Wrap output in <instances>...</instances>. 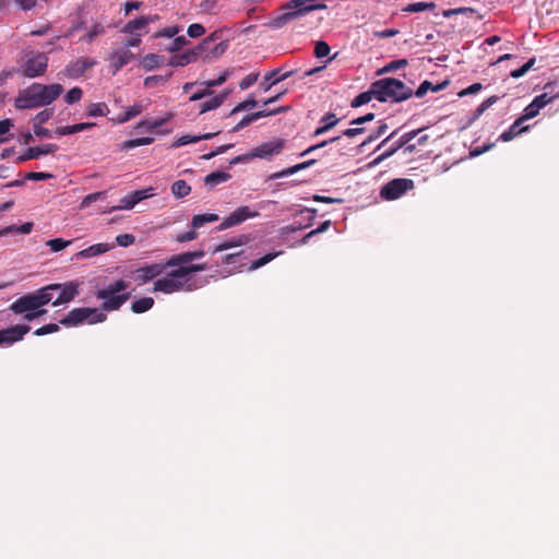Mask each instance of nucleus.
<instances>
[{
  "label": "nucleus",
  "instance_id": "f257e3e1",
  "mask_svg": "<svg viewBox=\"0 0 559 559\" xmlns=\"http://www.w3.org/2000/svg\"><path fill=\"white\" fill-rule=\"evenodd\" d=\"M129 282L117 280L95 293L97 299L102 300L100 309L97 308H74L60 320L64 326H76L79 324H95L104 322L107 316L103 311H116L121 308L130 298L131 293L127 292Z\"/></svg>",
  "mask_w": 559,
  "mask_h": 559
},
{
  "label": "nucleus",
  "instance_id": "f03ea898",
  "mask_svg": "<svg viewBox=\"0 0 559 559\" xmlns=\"http://www.w3.org/2000/svg\"><path fill=\"white\" fill-rule=\"evenodd\" d=\"M63 92V86L59 83L49 85L33 83L27 88L20 92L15 98L17 109L39 108L50 105Z\"/></svg>",
  "mask_w": 559,
  "mask_h": 559
},
{
  "label": "nucleus",
  "instance_id": "7ed1b4c3",
  "mask_svg": "<svg viewBox=\"0 0 559 559\" xmlns=\"http://www.w3.org/2000/svg\"><path fill=\"white\" fill-rule=\"evenodd\" d=\"M325 8L326 5L322 0H290L282 7L285 12L272 19L266 25L273 29H278L299 16Z\"/></svg>",
  "mask_w": 559,
  "mask_h": 559
},
{
  "label": "nucleus",
  "instance_id": "20e7f679",
  "mask_svg": "<svg viewBox=\"0 0 559 559\" xmlns=\"http://www.w3.org/2000/svg\"><path fill=\"white\" fill-rule=\"evenodd\" d=\"M373 92L376 93V99L381 103H401L414 94L411 87L394 78H384L373 82Z\"/></svg>",
  "mask_w": 559,
  "mask_h": 559
},
{
  "label": "nucleus",
  "instance_id": "39448f33",
  "mask_svg": "<svg viewBox=\"0 0 559 559\" xmlns=\"http://www.w3.org/2000/svg\"><path fill=\"white\" fill-rule=\"evenodd\" d=\"M204 264H192L189 266H180L179 269L170 272L167 276L157 280L154 283V292H162L171 294L179 292L183 287V280L191 273L204 271Z\"/></svg>",
  "mask_w": 559,
  "mask_h": 559
},
{
  "label": "nucleus",
  "instance_id": "423d86ee",
  "mask_svg": "<svg viewBox=\"0 0 559 559\" xmlns=\"http://www.w3.org/2000/svg\"><path fill=\"white\" fill-rule=\"evenodd\" d=\"M414 188V181L407 178H396L385 183L380 190L383 200L392 201L401 198Z\"/></svg>",
  "mask_w": 559,
  "mask_h": 559
},
{
  "label": "nucleus",
  "instance_id": "0eeeda50",
  "mask_svg": "<svg viewBox=\"0 0 559 559\" xmlns=\"http://www.w3.org/2000/svg\"><path fill=\"white\" fill-rule=\"evenodd\" d=\"M48 58L45 53H29L26 56V60L22 66V74L26 78H36L41 74L47 69Z\"/></svg>",
  "mask_w": 559,
  "mask_h": 559
},
{
  "label": "nucleus",
  "instance_id": "6e6552de",
  "mask_svg": "<svg viewBox=\"0 0 559 559\" xmlns=\"http://www.w3.org/2000/svg\"><path fill=\"white\" fill-rule=\"evenodd\" d=\"M257 211L251 210L249 206H240L231 212L224 221L219 224L218 230H225L227 228L240 225L245 221L258 216Z\"/></svg>",
  "mask_w": 559,
  "mask_h": 559
},
{
  "label": "nucleus",
  "instance_id": "1a4fd4ad",
  "mask_svg": "<svg viewBox=\"0 0 559 559\" xmlns=\"http://www.w3.org/2000/svg\"><path fill=\"white\" fill-rule=\"evenodd\" d=\"M80 283L67 282L62 284H53V290L58 292V296L52 301V306H59L72 301L79 295Z\"/></svg>",
  "mask_w": 559,
  "mask_h": 559
},
{
  "label": "nucleus",
  "instance_id": "9d476101",
  "mask_svg": "<svg viewBox=\"0 0 559 559\" xmlns=\"http://www.w3.org/2000/svg\"><path fill=\"white\" fill-rule=\"evenodd\" d=\"M283 148L284 140L276 139L258 145L249 153V156L252 158L258 157L270 159L274 155H278L283 151Z\"/></svg>",
  "mask_w": 559,
  "mask_h": 559
},
{
  "label": "nucleus",
  "instance_id": "9b49d317",
  "mask_svg": "<svg viewBox=\"0 0 559 559\" xmlns=\"http://www.w3.org/2000/svg\"><path fill=\"white\" fill-rule=\"evenodd\" d=\"M31 330L29 325L16 324L3 330H0V346L11 345L15 342L23 340L24 335Z\"/></svg>",
  "mask_w": 559,
  "mask_h": 559
},
{
  "label": "nucleus",
  "instance_id": "f8f14e48",
  "mask_svg": "<svg viewBox=\"0 0 559 559\" xmlns=\"http://www.w3.org/2000/svg\"><path fill=\"white\" fill-rule=\"evenodd\" d=\"M153 191L154 189L150 187L147 189L136 190L130 194H127L121 199V204L114 207V210H131L142 200L153 197Z\"/></svg>",
  "mask_w": 559,
  "mask_h": 559
},
{
  "label": "nucleus",
  "instance_id": "ddd939ff",
  "mask_svg": "<svg viewBox=\"0 0 559 559\" xmlns=\"http://www.w3.org/2000/svg\"><path fill=\"white\" fill-rule=\"evenodd\" d=\"M58 145L55 143H47L39 146L28 147L27 151L16 158V163H23L29 159L38 158L41 155L53 154L58 151Z\"/></svg>",
  "mask_w": 559,
  "mask_h": 559
},
{
  "label": "nucleus",
  "instance_id": "4468645a",
  "mask_svg": "<svg viewBox=\"0 0 559 559\" xmlns=\"http://www.w3.org/2000/svg\"><path fill=\"white\" fill-rule=\"evenodd\" d=\"M166 266L164 264L154 263L150 265L142 266L134 271L135 274V281L139 282V284H144L158 275H160Z\"/></svg>",
  "mask_w": 559,
  "mask_h": 559
},
{
  "label": "nucleus",
  "instance_id": "2eb2a0df",
  "mask_svg": "<svg viewBox=\"0 0 559 559\" xmlns=\"http://www.w3.org/2000/svg\"><path fill=\"white\" fill-rule=\"evenodd\" d=\"M286 110H287V107H278V108L272 109V110L264 109V110H260V111L247 115L231 129V132H238L241 129H243L245 127L249 126L250 123H252L253 121H255L260 118L277 115V114L284 112Z\"/></svg>",
  "mask_w": 559,
  "mask_h": 559
},
{
  "label": "nucleus",
  "instance_id": "dca6fc26",
  "mask_svg": "<svg viewBox=\"0 0 559 559\" xmlns=\"http://www.w3.org/2000/svg\"><path fill=\"white\" fill-rule=\"evenodd\" d=\"M40 308L34 294H27L16 299L11 306L10 310L16 314L28 312Z\"/></svg>",
  "mask_w": 559,
  "mask_h": 559
},
{
  "label": "nucleus",
  "instance_id": "f3484780",
  "mask_svg": "<svg viewBox=\"0 0 559 559\" xmlns=\"http://www.w3.org/2000/svg\"><path fill=\"white\" fill-rule=\"evenodd\" d=\"M133 59L134 55L126 48L116 49L109 56V61L111 68L114 69V73H117Z\"/></svg>",
  "mask_w": 559,
  "mask_h": 559
},
{
  "label": "nucleus",
  "instance_id": "a211bd4d",
  "mask_svg": "<svg viewBox=\"0 0 559 559\" xmlns=\"http://www.w3.org/2000/svg\"><path fill=\"white\" fill-rule=\"evenodd\" d=\"M114 248H115V243H107V242L95 243V245L90 246L86 249H83V250L76 252L72 259L76 260V261L84 260V259H91V258L104 254Z\"/></svg>",
  "mask_w": 559,
  "mask_h": 559
},
{
  "label": "nucleus",
  "instance_id": "6ab92c4d",
  "mask_svg": "<svg viewBox=\"0 0 559 559\" xmlns=\"http://www.w3.org/2000/svg\"><path fill=\"white\" fill-rule=\"evenodd\" d=\"M294 73V70L281 73L280 68L274 69L264 75L263 82H261L260 86L264 92H267L273 85L290 78Z\"/></svg>",
  "mask_w": 559,
  "mask_h": 559
},
{
  "label": "nucleus",
  "instance_id": "aec40b11",
  "mask_svg": "<svg viewBox=\"0 0 559 559\" xmlns=\"http://www.w3.org/2000/svg\"><path fill=\"white\" fill-rule=\"evenodd\" d=\"M202 46H199L195 49L185 51L182 53L175 55L169 60V66L171 67H183L197 60L199 55L201 53Z\"/></svg>",
  "mask_w": 559,
  "mask_h": 559
},
{
  "label": "nucleus",
  "instance_id": "412c9836",
  "mask_svg": "<svg viewBox=\"0 0 559 559\" xmlns=\"http://www.w3.org/2000/svg\"><path fill=\"white\" fill-rule=\"evenodd\" d=\"M203 255H204V251H202V250L183 252V253L176 254V255L171 257L167 261L165 266H176V265L183 266L182 264H187L195 259H200Z\"/></svg>",
  "mask_w": 559,
  "mask_h": 559
},
{
  "label": "nucleus",
  "instance_id": "4be33fe9",
  "mask_svg": "<svg viewBox=\"0 0 559 559\" xmlns=\"http://www.w3.org/2000/svg\"><path fill=\"white\" fill-rule=\"evenodd\" d=\"M95 64L93 60L90 59H80L76 62L69 64L66 69L67 74L71 78H79L84 74V72L92 68Z\"/></svg>",
  "mask_w": 559,
  "mask_h": 559
},
{
  "label": "nucleus",
  "instance_id": "5701e85b",
  "mask_svg": "<svg viewBox=\"0 0 559 559\" xmlns=\"http://www.w3.org/2000/svg\"><path fill=\"white\" fill-rule=\"evenodd\" d=\"M554 83H548L545 85L544 90L545 92L538 96H536L533 100L535 102V105L538 106L540 109L544 108L549 103L554 102L556 98L559 97V93L554 92Z\"/></svg>",
  "mask_w": 559,
  "mask_h": 559
},
{
  "label": "nucleus",
  "instance_id": "b1692460",
  "mask_svg": "<svg viewBox=\"0 0 559 559\" xmlns=\"http://www.w3.org/2000/svg\"><path fill=\"white\" fill-rule=\"evenodd\" d=\"M121 32L130 35L141 33L142 36L143 34L147 33L145 20L143 19V16L131 20L124 24V26L121 28Z\"/></svg>",
  "mask_w": 559,
  "mask_h": 559
},
{
  "label": "nucleus",
  "instance_id": "393cba45",
  "mask_svg": "<svg viewBox=\"0 0 559 559\" xmlns=\"http://www.w3.org/2000/svg\"><path fill=\"white\" fill-rule=\"evenodd\" d=\"M316 162H317L316 159H309V160L302 162L300 164L294 165L292 167H288L286 169H283L281 171L272 174L270 176V179L275 180V179H280V178H284V177L294 175L302 169H306V168L312 166L313 164H316Z\"/></svg>",
  "mask_w": 559,
  "mask_h": 559
},
{
  "label": "nucleus",
  "instance_id": "a878e982",
  "mask_svg": "<svg viewBox=\"0 0 559 559\" xmlns=\"http://www.w3.org/2000/svg\"><path fill=\"white\" fill-rule=\"evenodd\" d=\"M144 110V106L140 103H136L130 107L127 108V110L122 114H119L116 118H112L111 120L115 123H126L132 118L139 116Z\"/></svg>",
  "mask_w": 559,
  "mask_h": 559
},
{
  "label": "nucleus",
  "instance_id": "bb28decb",
  "mask_svg": "<svg viewBox=\"0 0 559 559\" xmlns=\"http://www.w3.org/2000/svg\"><path fill=\"white\" fill-rule=\"evenodd\" d=\"M228 94H229V92H223V93H221L218 95H214L211 98H209L207 100L201 103L199 105L200 114H204L206 111L218 108L224 103V100Z\"/></svg>",
  "mask_w": 559,
  "mask_h": 559
},
{
  "label": "nucleus",
  "instance_id": "cd10ccee",
  "mask_svg": "<svg viewBox=\"0 0 559 559\" xmlns=\"http://www.w3.org/2000/svg\"><path fill=\"white\" fill-rule=\"evenodd\" d=\"M340 119L333 112H328L321 118L322 126L317 128L312 134V136H319L330 129L334 128L338 123Z\"/></svg>",
  "mask_w": 559,
  "mask_h": 559
},
{
  "label": "nucleus",
  "instance_id": "c85d7f7f",
  "mask_svg": "<svg viewBox=\"0 0 559 559\" xmlns=\"http://www.w3.org/2000/svg\"><path fill=\"white\" fill-rule=\"evenodd\" d=\"M421 131L423 129H417L404 133L390 148H388V151L392 152V155H394L400 148L405 147V145L415 139Z\"/></svg>",
  "mask_w": 559,
  "mask_h": 559
},
{
  "label": "nucleus",
  "instance_id": "c756f323",
  "mask_svg": "<svg viewBox=\"0 0 559 559\" xmlns=\"http://www.w3.org/2000/svg\"><path fill=\"white\" fill-rule=\"evenodd\" d=\"M55 290H53V284L47 285L40 289H38L36 293H33L40 306V308L48 302H52L55 298Z\"/></svg>",
  "mask_w": 559,
  "mask_h": 559
},
{
  "label": "nucleus",
  "instance_id": "7c9ffc66",
  "mask_svg": "<svg viewBox=\"0 0 559 559\" xmlns=\"http://www.w3.org/2000/svg\"><path fill=\"white\" fill-rule=\"evenodd\" d=\"M524 121H520V117L512 123V126L500 135V140L503 142L511 141L514 136L525 132L528 127H522Z\"/></svg>",
  "mask_w": 559,
  "mask_h": 559
},
{
  "label": "nucleus",
  "instance_id": "2f4dec72",
  "mask_svg": "<svg viewBox=\"0 0 559 559\" xmlns=\"http://www.w3.org/2000/svg\"><path fill=\"white\" fill-rule=\"evenodd\" d=\"M94 126H95V123H93V122H81V123H76V124H72V126L59 127L56 129L55 132L57 135H68V134H73L76 132L84 131Z\"/></svg>",
  "mask_w": 559,
  "mask_h": 559
},
{
  "label": "nucleus",
  "instance_id": "473e14b6",
  "mask_svg": "<svg viewBox=\"0 0 559 559\" xmlns=\"http://www.w3.org/2000/svg\"><path fill=\"white\" fill-rule=\"evenodd\" d=\"M449 84V81H443L442 83H439L437 85H433L431 82L425 80L424 82L420 83V85L418 86V88L416 90L415 92V95L417 97H423L428 91H432V92H439V91H442L444 90Z\"/></svg>",
  "mask_w": 559,
  "mask_h": 559
},
{
  "label": "nucleus",
  "instance_id": "72a5a7b5",
  "mask_svg": "<svg viewBox=\"0 0 559 559\" xmlns=\"http://www.w3.org/2000/svg\"><path fill=\"white\" fill-rule=\"evenodd\" d=\"M218 219V215L214 213L197 214L192 217L191 228L199 229L206 223H214L217 222Z\"/></svg>",
  "mask_w": 559,
  "mask_h": 559
},
{
  "label": "nucleus",
  "instance_id": "f704fd0d",
  "mask_svg": "<svg viewBox=\"0 0 559 559\" xmlns=\"http://www.w3.org/2000/svg\"><path fill=\"white\" fill-rule=\"evenodd\" d=\"M154 299L152 297H142L131 304V310L134 313H143L152 309Z\"/></svg>",
  "mask_w": 559,
  "mask_h": 559
},
{
  "label": "nucleus",
  "instance_id": "c9c22d12",
  "mask_svg": "<svg viewBox=\"0 0 559 559\" xmlns=\"http://www.w3.org/2000/svg\"><path fill=\"white\" fill-rule=\"evenodd\" d=\"M229 178L230 175L228 173L214 171L205 177L204 182L206 186L214 187L218 183L226 182Z\"/></svg>",
  "mask_w": 559,
  "mask_h": 559
},
{
  "label": "nucleus",
  "instance_id": "e433bc0d",
  "mask_svg": "<svg viewBox=\"0 0 559 559\" xmlns=\"http://www.w3.org/2000/svg\"><path fill=\"white\" fill-rule=\"evenodd\" d=\"M372 98H376V93L373 92V83L370 85L369 91L358 94L352 100V107H360L365 104H368Z\"/></svg>",
  "mask_w": 559,
  "mask_h": 559
},
{
  "label": "nucleus",
  "instance_id": "4c0bfd02",
  "mask_svg": "<svg viewBox=\"0 0 559 559\" xmlns=\"http://www.w3.org/2000/svg\"><path fill=\"white\" fill-rule=\"evenodd\" d=\"M191 191V187L185 181V180H177L171 185V192L173 194L181 199L186 195H188Z\"/></svg>",
  "mask_w": 559,
  "mask_h": 559
},
{
  "label": "nucleus",
  "instance_id": "58836bf2",
  "mask_svg": "<svg viewBox=\"0 0 559 559\" xmlns=\"http://www.w3.org/2000/svg\"><path fill=\"white\" fill-rule=\"evenodd\" d=\"M388 130V124L385 121L381 120L379 121V126L377 127L376 130H373L367 138L366 140L360 144V146H366L368 145L369 143L378 140L379 138H381L383 134H385Z\"/></svg>",
  "mask_w": 559,
  "mask_h": 559
},
{
  "label": "nucleus",
  "instance_id": "ea45409f",
  "mask_svg": "<svg viewBox=\"0 0 559 559\" xmlns=\"http://www.w3.org/2000/svg\"><path fill=\"white\" fill-rule=\"evenodd\" d=\"M160 61H162V57L159 55L148 53L143 57L142 67L145 70L151 71V70L157 68L159 66Z\"/></svg>",
  "mask_w": 559,
  "mask_h": 559
},
{
  "label": "nucleus",
  "instance_id": "a19ab883",
  "mask_svg": "<svg viewBox=\"0 0 559 559\" xmlns=\"http://www.w3.org/2000/svg\"><path fill=\"white\" fill-rule=\"evenodd\" d=\"M109 112V108L105 103L91 104L87 108V115L91 117H102Z\"/></svg>",
  "mask_w": 559,
  "mask_h": 559
},
{
  "label": "nucleus",
  "instance_id": "79ce46f5",
  "mask_svg": "<svg viewBox=\"0 0 559 559\" xmlns=\"http://www.w3.org/2000/svg\"><path fill=\"white\" fill-rule=\"evenodd\" d=\"M153 141L154 139L148 136L128 140L122 143V150L128 151L138 146L148 145L153 143Z\"/></svg>",
  "mask_w": 559,
  "mask_h": 559
},
{
  "label": "nucleus",
  "instance_id": "37998d69",
  "mask_svg": "<svg viewBox=\"0 0 559 559\" xmlns=\"http://www.w3.org/2000/svg\"><path fill=\"white\" fill-rule=\"evenodd\" d=\"M436 8L433 2H415L407 4L403 11L408 13L421 12L425 10H432Z\"/></svg>",
  "mask_w": 559,
  "mask_h": 559
},
{
  "label": "nucleus",
  "instance_id": "c03bdc74",
  "mask_svg": "<svg viewBox=\"0 0 559 559\" xmlns=\"http://www.w3.org/2000/svg\"><path fill=\"white\" fill-rule=\"evenodd\" d=\"M477 13V10L474 9V8H469V7H461V8H455V9H448V10H444L442 12V15L444 17H451L453 15H456V14H465V15H473Z\"/></svg>",
  "mask_w": 559,
  "mask_h": 559
},
{
  "label": "nucleus",
  "instance_id": "a18cd8bd",
  "mask_svg": "<svg viewBox=\"0 0 559 559\" xmlns=\"http://www.w3.org/2000/svg\"><path fill=\"white\" fill-rule=\"evenodd\" d=\"M106 197V192L105 191H98V192H94V193H90L87 194L86 197L83 198L81 204H80V209H86L92 203L100 200V199H104Z\"/></svg>",
  "mask_w": 559,
  "mask_h": 559
},
{
  "label": "nucleus",
  "instance_id": "49530a36",
  "mask_svg": "<svg viewBox=\"0 0 559 559\" xmlns=\"http://www.w3.org/2000/svg\"><path fill=\"white\" fill-rule=\"evenodd\" d=\"M173 75V72H169L166 75H152L144 79L145 87H154L157 84L165 83Z\"/></svg>",
  "mask_w": 559,
  "mask_h": 559
},
{
  "label": "nucleus",
  "instance_id": "de8ad7c7",
  "mask_svg": "<svg viewBox=\"0 0 559 559\" xmlns=\"http://www.w3.org/2000/svg\"><path fill=\"white\" fill-rule=\"evenodd\" d=\"M53 116L52 108H46L38 112L33 119V126H43Z\"/></svg>",
  "mask_w": 559,
  "mask_h": 559
},
{
  "label": "nucleus",
  "instance_id": "09e8293b",
  "mask_svg": "<svg viewBox=\"0 0 559 559\" xmlns=\"http://www.w3.org/2000/svg\"><path fill=\"white\" fill-rule=\"evenodd\" d=\"M169 119H170V116H168L167 118L143 120L140 122L139 126L145 127L147 130L154 131V130L158 129L159 127H162Z\"/></svg>",
  "mask_w": 559,
  "mask_h": 559
},
{
  "label": "nucleus",
  "instance_id": "8fccbe9b",
  "mask_svg": "<svg viewBox=\"0 0 559 559\" xmlns=\"http://www.w3.org/2000/svg\"><path fill=\"white\" fill-rule=\"evenodd\" d=\"M72 240H64L62 238H55L47 241V246L50 248L51 251L58 252L67 248Z\"/></svg>",
  "mask_w": 559,
  "mask_h": 559
},
{
  "label": "nucleus",
  "instance_id": "3c124183",
  "mask_svg": "<svg viewBox=\"0 0 559 559\" xmlns=\"http://www.w3.org/2000/svg\"><path fill=\"white\" fill-rule=\"evenodd\" d=\"M245 237L243 236H240L237 240H227V241H224L223 243L218 245L215 249H214V252H222V251H225L227 249H230V248H234V247H237V246H241L245 243Z\"/></svg>",
  "mask_w": 559,
  "mask_h": 559
},
{
  "label": "nucleus",
  "instance_id": "603ef678",
  "mask_svg": "<svg viewBox=\"0 0 559 559\" xmlns=\"http://www.w3.org/2000/svg\"><path fill=\"white\" fill-rule=\"evenodd\" d=\"M540 108L535 105L533 100L530 105H527L524 109V114L520 117V121H526L536 117L539 112Z\"/></svg>",
  "mask_w": 559,
  "mask_h": 559
},
{
  "label": "nucleus",
  "instance_id": "864d4df0",
  "mask_svg": "<svg viewBox=\"0 0 559 559\" xmlns=\"http://www.w3.org/2000/svg\"><path fill=\"white\" fill-rule=\"evenodd\" d=\"M105 33V27L100 23H95L90 32L85 35L84 39L88 43L93 41L95 37L103 35Z\"/></svg>",
  "mask_w": 559,
  "mask_h": 559
},
{
  "label": "nucleus",
  "instance_id": "5fc2aeb1",
  "mask_svg": "<svg viewBox=\"0 0 559 559\" xmlns=\"http://www.w3.org/2000/svg\"><path fill=\"white\" fill-rule=\"evenodd\" d=\"M180 32V27L178 25H175V26H170V27H165L158 32H156L154 34V37L155 38H159V37H167V38H173L175 37L178 33Z\"/></svg>",
  "mask_w": 559,
  "mask_h": 559
},
{
  "label": "nucleus",
  "instance_id": "6e6d98bb",
  "mask_svg": "<svg viewBox=\"0 0 559 559\" xmlns=\"http://www.w3.org/2000/svg\"><path fill=\"white\" fill-rule=\"evenodd\" d=\"M277 255V253H266L264 254L263 257H261L260 259H257L254 260L249 270L253 271V270H257L265 264H267L269 262H271L275 257Z\"/></svg>",
  "mask_w": 559,
  "mask_h": 559
},
{
  "label": "nucleus",
  "instance_id": "4d7b16f0",
  "mask_svg": "<svg viewBox=\"0 0 559 559\" xmlns=\"http://www.w3.org/2000/svg\"><path fill=\"white\" fill-rule=\"evenodd\" d=\"M82 95L83 91L80 87H73L66 94L64 100L68 104H74L82 98Z\"/></svg>",
  "mask_w": 559,
  "mask_h": 559
},
{
  "label": "nucleus",
  "instance_id": "13d9d810",
  "mask_svg": "<svg viewBox=\"0 0 559 559\" xmlns=\"http://www.w3.org/2000/svg\"><path fill=\"white\" fill-rule=\"evenodd\" d=\"M331 49L328 43L319 40L314 47V56L317 58H324L330 53Z\"/></svg>",
  "mask_w": 559,
  "mask_h": 559
},
{
  "label": "nucleus",
  "instance_id": "bf43d9fd",
  "mask_svg": "<svg viewBox=\"0 0 559 559\" xmlns=\"http://www.w3.org/2000/svg\"><path fill=\"white\" fill-rule=\"evenodd\" d=\"M498 100V96L493 95L485 99L476 109L475 116L479 117L483 115L489 107H491Z\"/></svg>",
  "mask_w": 559,
  "mask_h": 559
},
{
  "label": "nucleus",
  "instance_id": "052dcab7",
  "mask_svg": "<svg viewBox=\"0 0 559 559\" xmlns=\"http://www.w3.org/2000/svg\"><path fill=\"white\" fill-rule=\"evenodd\" d=\"M257 100L254 99V97H249L247 98L246 100L241 102L240 104H238L230 112V115H234L236 112H239V111H242V110H246V109H249V108H252L254 106H257Z\"/></svg>",
  "mask_w": 559,
  "mask_h": 559
},
{
  "label": "nucleus",
  "instance_id": "680f3d73",
  "mask_svg": "<svg viewBox=\"0 0 559 559\" xmlns=\"http://www.w3.org/2000/svg\"><path fill=\"white\" fill-rule=\"evenodd\" d=\"M187 33L190 37L198 38L205 33V28L202 24L194 23L189 25Z\"/></svg>",
  "mask_w": 559,
  "mask_h": 559
},
{
  "label": "nucleus",
  "instance_id": "e2e57ef3",
  "mask_svg": "<svg viewBox=\"0 0 559 559\" xmlns=\"http://www.w3.org/2000/svg\"><path fill=\"white\" fill-rule=\"evenodd\" d=\"M59 331V325L56 324V323H49V324H46L39 329H37L34 334L36 336H43V335H46V334H50V333H55V332H58Z\"/></svg>",
  "mask_w": 559,
  "mask_h": 559
},
{
  "label": "nucleus",
  "instance_id": "0e129e2a",
  "mask_svg": "<svg viewBox=\"0 0 559 559\" xmlns=\"http://www.w3.org/2000/svg\"><path fill=\"white\" fill-rule=\"evenodd\" d=\"M134 241H135V238L131 234H121L116 237V242L120 247H129V246L133 245Z\"/></svg>",
  "mask_w": 559,
  "mask_h": 559
},
{
  "label": "nucleus",
  "instance_id": "69168bd1",
  "mask_svg": "<svg viewBox=\"0 0 559 559\" xmlns=\"http://www.w3.org/2000/svg\"><path fill=\"white\" fill-rule=\"evenodd\" d=\"M259 78V73H249L248 75H246L239 83V87L241 90H247L249 88L251 85H253L257 80Z\"/></svg>",
  "mask_w": 559,
  "mask_h": 559
},
{
  "label": "nucleus",
  "instance_id": "338daca9",
  "mask_svg": "<svg viewBox=\"0 0 559 559\" xmlns=\"http://www.w3.org/2000/svg\"><path fill=\"white\" fill-rule=\"evenodd\" d=\"M407 63H408V61L406 59L393 60L384 67L383 71H385V72L396 71L397 69L406 67Z\"/></svg>",
  "mask_w": 559,
  "mask_h": 559
},
{
  "label": "nucleus",
  "instance_id": "774afa93",
  "mask_svg": "<svg viewBox=\"0 0 559 559\" xmlns=\"http://www.w3.org/2000/svg\"><path fill=\"white\" fill-rule=\"evenodd\" d=\"M197 229H191V230H188V231H185V233H181L179 234L177 237H176V240L178 242H188V241H191V240H194L197 237H198V234L195 231Z\"/></svg>",
  "mask_w": 559,
  "mask_h": 559
}]
</instances>
